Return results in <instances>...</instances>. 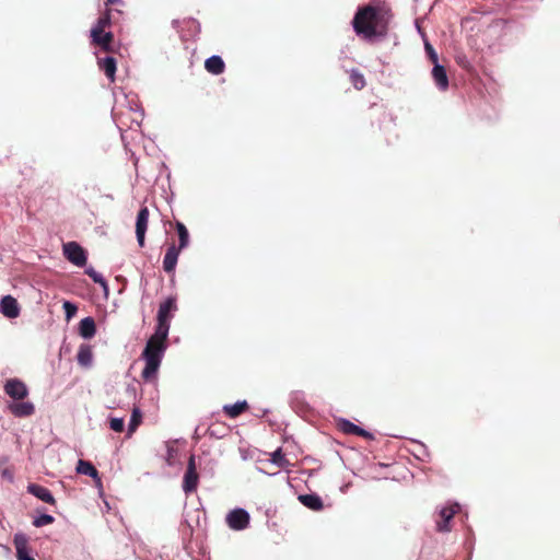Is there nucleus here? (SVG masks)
Here are the masks:
<instances>
[{"label": "nucleus", "instance_id": "39448f33", "mask_svg": "<svg viewBox=\"0 0 560 560\" xmlns=\"http://www.w3.org/2000/svg\"><path fill=\"white\" fill-rule=\"evenodd\" d=\"M199 475L197 472V466L195 456L191 455L188 458L187 468L183 479V490L185 493H192L197 490Z\"/></svg>", "mask_w": 560, "mask_h": 560}, {"label": "nucleus", "instance_id": "5701e85b", "mask_svg": "<svg viewBox=\"0 0 560 560\" xmlns=\"http://www.w3.org/2000/svg\"><path fill=\"white\" fill-rule=\"evenodd\" d=\"M249 408L247 401H237L233 405H225L223 411L230 418H236Z\"/></svg>", "mask_w": 560, "mask_h": 560}, {"label": "nucleus", "instance_id": "2eb2a0df", "mask_svg": "<svg viewBox=\"0 0 560 560\" xmlns=\"http://www.w3.org/2000/svg\"><path fill=\"white\" fill-rule=\"evenodd\" d=\"M75 470L78 474L92 477L96 481L97 485H100V486L102 485L100 474H98L97 469L92 465V463L84 460V459H80L78 462Z\"/></svg>", "mask_w": 560, "mask_h": 560}, {"label": "nucleus", "instance_id": "9d476101", "mask_svg": "<svg viewBox=\"0 0 560 560\" xmlns=\"http://www.w3.org/2000/svg\"><path fill=\"white\" fill-rule=\"evenodd\" d=\"M0 311L8 318H16L20 315L21 308L15 298L4 295L0 302Z\"/></svg>", "mask_w": 560, "mask_h": 560}, {"label": "nucleus", "instance_id": "72a5a7b5", "mask_svg": "<svg viewBox=\"0 0 560 560\" xmlns=\"http://www.w3.org/2000/svg\"><path fill=\"white\" fill-rule=\"evenodd\" d=\"M425 49L429 54V57H430V60L434 63V65H438V55L436 52L434 51V49L431 47V45L429 44H425Z\"/></svg>", "mask_w": 560, "mask_h": 560}, {"label": "nucleus", "instance_id": "a878e982", "mask_svg": "<svg viewBox=\"0 0 560 560\" xmlns=\"http://www.w3.org/2000/svg\"><path fill=\"white\" fill-rule=\"evenodd\" d=\"M142 421V413L138 408L132 410L131 419L128 425V436H130L140 425Z\"/></svg>", "mask_w": 560, "mask_h": 560}, {"label": "nucleus", "instance_id": "7ed1b4c3", "mask_svg": "<svg viewBox=\"0 0 560 560\" xmlns=\"http://www.w3.org/2000/svg\"><path fill=\"white\" fill-rule=\"evenodd\" d=\"M177 310L176 299L173 296L167 298L163 303L160 304L158 311V324L155 331H160L168 335L170 322L173 318V313Z\"/></svg>", "mask_w": 560, "mask_h": 560}, {"label": "nucleus", "instance_id": "dca6fc26", "mask_svg": "<svg viewBox=\"0 0 560 560\" xmlns=\"http://www.w3.org/2000/svg\"><path fill=\"white\" fill-rule=\"evenodd\" d=\"M78 363L83 368H90L93 361V350L90 345L82 343L77 353Z\"/></svg>", "mask_w": 560, "mask_h": 560}, {"label": "nucleus", "instance_id": "1a4fd4ad", "mask_svg": "<svg viewBox=\"0 0 560 560\" xmlns=\"http://www.w3.org/2000/svg\"><path fill=\"white\" fill-rule=\"evenodd\" d=\"M459 506L457 504L452 506H445L443 508L440 513L439 517L436 520V529L439 532H450L451 530V521L453 520L454 515L457 513Z\"/></svg>", "mask_w": 560, "mask_h": 560}, {"label": "nucleus", "instance_id": "0eeeda50", "mask_svg": "<svg viewBox=\"0 0 560 560\" xmlns=\"http://www.w3.org/2000/svg\"><path fill=\"white\" fill-rule=\"evenodd\" d=\"M226 523L234 530L245 529L249 524V514L243 509L232 510L226 515Z\"/></svg>", "mask_w": 560, "mask_h": 560}, {"label": "nucleus", "instance_id": "f8f14e48", "mask_svg": "<svg viewBox=\"0 0 560 560\" xmlns=\"http://www.w3.org/2000/svg\"><path fill=\"white\" fill-rule=\"evenodd\" d=\"M180 250L182 248L177 247L174 243L167 247L163 258V269L165 272H174Z\"/></svg>", "mask_w": 560, "mask_h": 560}, {"label": "nucleus", "instance_id": "412c9836", "mask_svg": "<svg viewBox=\"0 0 560 560\" xmlns=\"http://www.w3.org/2000/svg\"><path fill=\"white\" fill-rule=\"evenodd\" d=\"M432 77L434 79L435 84L441 90H446L448 88V79L446 74V70L443 66L434 65L432 70Z\"/></svg>", "mask_w": 560, "mask_h": 560}, {"label": "nucleus", "instance_id": "c85d7f7f", "mask_svg": "<svg viewBox=\"0 0 560 560\" xmlns=\"http://www.w3.org/2000/svg\"><path fill=\"white\" fill-rule=\"evenodd\" d=\"M85 273L95 282V283H98L101 285H103L104 288H107V282L106 280L103 278V276L101 273H98L97 271H95L93 268H89L85 270Z\"/></svg>", "mask_w": 560, "mask_h": 560}, {"label": "nucleus", "instance_id": "f3484780", "mask_svg": "<svg viewBox=\"0 0 560 560\" xmlns=\"http://www.w3.org/2000/svg\"><path fill=\"white\" fill-rule=\"evenodd\" d=\"M299 501L306 508L313 511H320L324 508L323 500L319 495L311 493V494H301L299 495Z\"/></svg>", "mask_w": 560, "mask_h": 560}, {"label": "nucleus", "instance_id": "9b49d317", "mask_svg": "<svg viewBox=\"0 0 560 560\" xmlns=\"http://www.w3.org/2000/svg\"><path fill=\"white\" fill-rule=\"evenodd\" d=\"M14 547L16 550L18 560H35L30 556L31 549L28 547V538L24 534H15Z\"/></svg>", "mask_w": 560, "mask_h": 560}, {"label": "nucleus", "instance_id": "2f4dec72", "mask_svg": "<svg viewBox=\"0 0 560 560\" xmlns=\"http://www.w3.org/2000/svg\"><path fill=\"white\" fill-rule=\"evenodd\" d=\"M62 307L65 310L67 320L71 319L78 312L77 305L69 301H65Z\"/></svg>", "mask_w": 560, "mask_h": 560}, {"label": "nucleus", "instance_id": "f03ea898", "mask_svg": "<svg viewBox=\"0 0 560 560\" xmlns=\"http://www.w3.org/2000/svg\"><path fill=\"white\" fill-rule=\"evenodd\" d=\"M167 336V334L162 332V335H160V331H154L149 338L142 352V358L145 361V366L141 374L143 380L150 381L155 376L161 365L162 357L166 350Z\"/></svg>", "mask_w": 560, "mask_h": 560}, {"label": "nucleus", "instance_id": "20e7f679", "mask_svg": "<svg viewBox=\"0 0 560 560\" xmlns=\"http://www.w3.org/2000/svg\"><path fill=\"white\" fill-rule=\"evenodd\" d=\"M63 255L71 264L78 267L86 265V253L83 247L75 242H68L63 244Z\"/></svg>", "mask_w": 560, "mask_h": 560}, {"label": "nucleus", "instance_id": "cd10ccee", "mask_svg": "<svg viewBox=\"0 0 560 560\" xmlns=\"http://www.w3.org/2000/svg\"><path fill=\"white\" fill-rule=\"evenodd\" d=\"M350 81L357 90H362L365 86V79L358 70L351 71Z\"/></svg>", "mask_w": 560, "mask_h": 560}, {"label": "nucleus", "instance_id": "6ab92c4d", "mask_svg": "<svg viewBox=\"0 0 560 560\" xmlns=\"http://www.w3.org/2000/svg\"><path fill=\"white\" fill-rule=\"evenodd\" d=\"M98 66L100 69L104 71L105 75L109 79V81L114 82L116 73V59L109 56L98 59Z\"/></svg>", "mask_w": 560, "mask_h": 560}, {"label": "nucleus", "instance_id": "473e14b6", "mask_svg": "<svg viewBox=\"0 0 560 560\" xmlns=\"http://www.w3.org/2000/svg\"><path fill=\"white\" fill-rule=\"evenodd\" d=\"M109 427L115 432H122L124 431V419L122 418H112L109 420Z\"/></svg>", "mask_w": 560, "mask_h": 560}, {"label": "nucleus", "instance_id": "4468645a", "mask_svg": "<svg viewBox=\"0 0 560 560\" xmlns=\"http://www.w3.org/2000/svg\"><path fill=\"white\" fill-rule=\"evenodd\" d=\"M27 491L45 503L52 504V505L56 504V500H55L54 495L51 494L50 490L44 486L31 483L27 487Z\"/></svg>", "mask_w": 560, "mask_h": 560}, {"label": "nucleus", "instance_id": "4be33fe9", "mask_svg": "<svg viewBox=\"0 0 560 560\" xmlns=\"http://www.w3.org/2000/svg\"><path fill=\"white\" fill-rule=\"evenodd\" d=\"M79 332L85 339L92 338L96 332L95 320L92 317L81 319L79 324Z\"/></svg>", "mask_w": 560, "mask_h": 560}, {"label": "nucleus", "instance_id": "c756f323", "mask_svg": "<svg viewBox=\"0 0 560 560\" xmlns=\"http://www.w3.org/2000/svg\"><path fill=\"white\" fill-rule=\"evenodd\" d=\"M341 430L347 434H354L357 435L359 433V430L361 429L357 424L352 423L349 420H343L340 424Z\"/></svg>", "mask_w": 560, "mask_h": 560}, {"label": "nucleus", "instance_id": "a211bd4d", "mask_svg": "<svg viewBox=\"0 0 560 560\" xmlns=\"http://www.w3.org/2000/svg\"><path fill=\"white\" fill-rule=\"evenodd\" d=\"M92 44L101 47L104 51L112 50V43L114 40V35L112 32H103L102 34L91 35Z\"/></svg>", "mask_w": 560, "mask_h": 560}, {"label": "nucleus", "instance_id": "ddd939ff", "mask_svg": "<svg viewBox=\"0 0 560 560\" xmlns=\"http://www.w3.org/2000/svg\"><path fill=\"white\" fill-rule=\"evenodd\" d=\"M8 409L13 416L19 418L30 417L35 412V407L30 401L11 402Z\"/></svg>", "mask_w": 560, "mask_h": 560}, {"label": "nucleus", "instance_id": "6e6552de", "mask_svg": "<svg viewBox=\"0 0 560 560\" xmlns=\"http://www.w3.org/2000/svg\"><path fill=\"white\" fill-rule=\"evenodd\" d=\"M148 223H149V209H148V207H142L138 212L137 221H136V235H137V241H138L140 247L144 246Z\"/></svg>", "mask_w": 560, "mask_h": 560}, {"label": "nucleus", "instance_id": "7c9ffc66", "mask_svg": "<svg viewBox=\"0 0 560 560\" xmlns=\"http://www.w3.org/2000/svg\"><path fill=\"white\" fill-rule=\"evenodd\" d=\"M54 521H55V518L51 515H49V514H42L40 516L36 517L33 521V525L35 527H43V526L52 524Z\"/></svg>", "mask_w": 560, "mask_h": 560}, {"label": "nucleus", "instance_id": "bb28decb", "mask_svg": "<svg viewBox=\"0 0 560 560\" xmlns=\"http://www.w3.org/2000/svg\"><path fill=\"white\" fill-rule=\"evenodd\" d=\"M271 462L281 468H285L290 465L281 448H278L271 454Z\"/></svg>", "mask_w": 560, "mask_h": 560}, {"label": "nucleus", "instance_id": "aec40b11", "mask_svg": "<svg viewBox=\"0 0 560 560\" xmlns=\"http://www.w3.org/2000/svg\"><path fill=\"white\" fill-rule=\"evenodd\" d=\"M205 68L209 73L221 74L225 70V63L220 56H211L205 61Z\"/></svg>", "mask_w": 560, "mask_h": 560}, {"label": "nucleus", "instance_id": "b1692460", "mask_svg": "<svg viewBox=\"0 0 560 560\" xmlns=\"http://www.w3.org/2000/svg\"><path fill=\"white\" fill-rule=\"evenodd\" d=\"M110 25V11L106 10L104 14H102L96 24L91 30V35H97L105 32L106 27Z\"/></svg>", "mask_w": 560, "mask_h": 560}, {"label": "nucleus", "instance_id": "423d86ee", "mask_svg": "<svg viewBox=\"0 0 560 560\" xmlns=\"http://www.w3.org/2000/svg\"><path fill=\"white\" fill-rule=\"evenodd\" d=\"M4 393L14 400H23L28 395L24 382L19 378H10L4 384Z\"/></svg>", "mask_w": 560, "mask_h": 560}, {"label": "nucleus", "instance_id": "c9c22d12", "mask_svg": "<svg viewBox=\"0 0 560 560\" xmlns=\"http://www.w3.org/2000/svg\"><path fill=\"white\" fill-rule=\"evenodd\" d=\"M118 2H120V0H106V5H114Z\"/></svg>", "mask_w": 560, "mask_h": 560}, {"label": "nucleus", "instance_id": "f257e3e1", "mask_svg": "<svg viewBox=\"0 0 560 560\" xmlns=\"http://www.w3.org/2000/svg\"><path fill=\"white\" fill-rule=\"evenodd\" d=\"M352 26L359 36L373 38L385 32V23L380 8L365 5L359 8L352 20Z\"/></svg>", "mask_w": 560, "mask_h": 560}, {"label": "nucleus", "instance_id": "393cba45", "mask_svg": "<svg viewBox=\"0 0 560 560\" xmlns=\"http://www.w3.org/2000/svg\"><path fill=\"white\" fill-rule=\"evenodd\" d=\"M175 228L178 234L179 245L177 247L184 249L189 244V233L183 222L177 221Z\"/></svg>", "mask_w": 560, "mask_h": 560}, {"label": "nucleus", "instance_id": "f704fd0d", "mask_svg": "<svg viewBox=\"0 0 560 560\" xmlns=\"http://www.w3.org/2000/svg\"><path fill=\"white\" fill-rule=\"evenodd\" d=\"M357 435H358V436L365 438V439H368V440H372V439H373L372 433L368 432L366 430H364V429H362V428L359 430V433H358Z\"/></svg>", "mask_w": 560, "mask_h": 560}]
</instances>
